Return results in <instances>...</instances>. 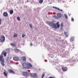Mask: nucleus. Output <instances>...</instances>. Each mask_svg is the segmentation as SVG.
<instances>
[{"label":"nucleus","instance_id":"obj_29","mask_svg":"<svg viewBox=\"0 0 78 78\" xmlns=\"http://www.w3.org/2000/svg\"><path fill=\"white\" fill-rule=\"evenodd\" d=\"M71 20L72 21H73H73H74V19H73V18H72Z\"/></svg>","mask_w":78,"mask_h":78},{"label":"nucleus","instance_id":"obj_21","mask_svg":"<svg viewBox=\"0 0 78 78\" xmlns=\"http://www.w3.org/2000/svg\"><path fill=\"white\" fill-rule=\"evenodd\" d=\"M65 35H66V37H68V32H65Z\"/></svg>","mask_w":78,"mask_h":78},{"label":"nucleus","instance_id":"obj_20","mask_svg":"<svg viewBox=\"0 0 78 78\" xmlns=\"http://www.w3.org/2000/svg\"><path fill=\"white\" fill-rule=\"evenodd\" d=\"M14 37H17V34H14L13 35Z\"/></svg>","mask_w":78,"mask_h":78},{"label":"nucleus","instance_id":"obj_14","mask_svg":"<svg viewBox=\"0 0 78 78\" xmlns=\"http://www.w3.org/2000/svg\"><path fill=\"white\" fill-rule=\"evenodd\" d=\"M13 12H14L13 10H11L10 11L9 13L10 14H13Z\"/></svg>","mask_w":78,"mask_h":78},{"label":"nucleus","instance_id":"obj_22","mask_svg":"<svg viewBox=\"0 0 78 78\" xmlns=\"http://www.w3.org/2000/svg\"><path fill=\"white\" fill-rule=\"evenodd\" d=\"M25 36H26V35L25 34H23L22 35V37H25Z\"/></svg>","mask_w":78,"mask_h":78},{"label":"nucleus","instance_id":"obj_19","mask_svg":"<svg viewBox=\"0 0 78 78\" xmlns=\"http://www.w3.org/2000/svg\"><path fill=\"white\" fill-rule=\"evenodd\" d=\"M74 39H75L74 37H72L71 38V41H74Z\"/></svg>","mask_w":78,"mask_h":78},{"label":"nucleus","instance_id":"obj_7","mask_svg":"<svg viewBox=\"0 0 78 78\" xmlns=\"http://www.w3.org/2000/svg\"><path fill=\"white\" fill-rule=\"evenodd\" d=\"M62 69L63 72L67 71V68L66 67H62Z\"/></svg>","mask_w":78,"mask_h":78},{"label":"nucleus","instance_id":"obj_15","mask_svg":"<svg viewBox=\"0 0 78 78\" xmlns=\"http://www.w3.org/2000/svg\"><path fill=\"white\" fill-rule=\"evenodd\" d=\"M3 74L5 76H8V74H7V73H6L5 72H3Z\"/></svg>","mask_w":78,"mask_h":78},{"label":"nucleus","instance_id":"obj_33","mask_svg":"<svg viewBox=\"0 0 78 78\" xmlns=\"http://www.w3.org/2000/svg\"><path fill=\"white\" fill-rule=\"evenodd\" d=\"M29 2V1L28 0L27 1V2Z\"/></svg>","mask_w":78,"mask_h":78},{"label":"nucleus","instance_id":"obj_12","mask_svg":"<svg viewBox=\"0 0 78 78\" xmlns=\"http://www.w3.org/2000/svg\"><path fill=\"white\" fill-rule=\"evenodd\" d=\"M22 59H23V61H26V57H21Z\"/></svg>","mask_w":78,"mask_h":78},{"label":"nucleus","instance_id":"obj_6","mask_svg":"<svg viewBox=\"0 0 78 78\" xmlns=\"http://www.w3.org/2000/svg\"><path fill=\"white\" fill-rule=\"evenodd\" d=\"M22 75H23V76H29V73L27 72H23L22 73Z\"/></svg>","mask_w":78,"mask_h":78},{"label":"nucleus","instance_id":"obj_13","mask_svg":"<svg viewBox=\"0 0 78 78\" xmlns=\"http://www.w3.org/2000/svg\"><path fill=\"white\" fill-rule=\"evenodd\" d=\"M3 15L5 17H6L8 16V13L6 12H5L3 13Z\"/></svg>","mask_w":78,"mask_h":78},{"label":"nucleus","instance_id":"obj_4","mask_svg":"<svg viewBox=\"0 0 78 78\" xmlns=\"http://www.w3.org/2000/svg\"><path fill=\"white\" fill-rule=\"evenodd\" d=\"M30 75L31 76H32V77H35L36 78L37 77V73H30Z\"/></svg>","mask_w":78,"mask_h":78},{"label":"nucleus","instance_id":"obj_18","mask_svg":"<svg viewBox=\"0 0 78 78\" xmlns=\"http://www.w3.org/2000/svg\"><path fill=\"white\" fill-rule=\"evenodd\" d=\"M10 45L13 47H15L16 46V44L14 43H10Z\"/></svg>","mask_w":78,"mask_h":78},{"label":"nucleus","instance_id":"obj_26","mask_svg":"<svg viewBox=\"0 0 78 78\" xmlns=\"http://www.w3.org/2000/svg\"><path fill=\"white\" fill-rule=\"evenodd\" d=\"M44 74H43L42 75V77H41V78H44Z\"/></svg>","mask_w":78,"mask_h":78},{"label":"nucleus","instance_id":"obj_8","mask_svg":"<svg viewBox=\"0 0 78 78\" xmlns=\"http://www.w3.org/2000/svg\"><path fill=\"white\" fill-rule=\"evenodd\" d=\"M31 67H32V65H31V64L30 63H27V69H30Z\"/></svg>","mask_w":78,"mask_h":78},{"label":"nucleus","instance_id":"obj_9","mask_svg":"<svg viewBox=\"0 0 78 78\" xmlns=\"http://www.w3.org/2000/svg\"><path fill=\"white\" fill-rule=\"evenodd\" d=\"M8 72L9 73H12L13 74H14L15 73V72H14L13 70H12V69H9L8 70Z\"/></svg>","mask_w":78,"mask_h":78},{"label":"nucleus","instance_id":"obj_17","mask_svg":"<svg viewBox=\"0 0 78 78\" xmlns=\"http://www.w3.org/2000/svg\"><path fill=\"white\" fill-rule=\"evenodd\" d=\"M44 0H40L39 1V3H40L41 4H42V3L43 2Z\"/></svg>","mask_w":78,"mask_h":78},{"label":"nucleus","instance_id":"obj_32","mask_svg":"<svg viewBox=\"0 0 78 78\" xmlns=\"http://www.w3.org/2000/svg\"><path fill=\"white\" fill-rule=\"evenodd\" d=\"M30 45L31 46H32L33 45V44H32L31 43Z\"/></svg>","mask_w":78,"mask_h":78},{"label":"nucleus","instance_id":"obj_10","mask_svg":"<svg viewBox=\"0 0 78 78\" xmlns=\"http://www.w3.org/2000/svg\"><path fill=\"white\" fill-rule=\"evenodd\" d=\"M13 59L14 61H19V57H14Z\"/></svg>","mask_w":78,"mask_h":78},{"label":"nucleus","instance_id":"obj_24","mask_svg":"<svg viewBox=\"0 0 78 78\" xmlns=\"http://www.w3.org/2000/svg\"><path fill=\"white\" fill-rule=\"evenodd\" d=\"M64 16L65 17L66 19H67V15H66V14H64Z\"/></svg>","mask_w":78,"mask_h":78},{"label":"nucleus","instance_id":"obj_23","mask_svg":"<svg viewBox=\"0 0 78 78\" xmlns=\"http://www.w3.org/2000/svg\"><path fill=\"white\" fill-rule=\"evenodd\" d=\"M17 19L18 20H19V21H20V18L19 16H18L17 17Z\"/></svg>","mask_w":78,"mask_h":78},{"label":"nucleus","instance_id":"obj_11","mask_svg":"<svg viewBox=\"0 0 78 78\" xmlns=\"http://www.w3.org/2000/svg\"><path fill=\"white\" fill-rule=\"evenodd\" d=\"M53 8L55 9H57V10H58V11H62V10H60V9H59V8H57L55 7H53Z\"/></svg>","mask_w":78,"mask_h":78},{"label":"nucleus","instance_id":"obj_27","mask_svg":"<svg viewBox=\"0 0 78 78\" xmlns=\"http://www.w3.org/2000/svg\"><path fill=\"white\" fill-rule=\"evenodd\" d=\"M61 27H63V23H62L61 24Z\"/></svg>","mask_w":78,"mask_h":78},{"label":"nucleus","instance_id":"obj_28","mask_svg":"<svg viewBox=\"0 0 78 78\" xmlns=\"http://www.w3.org/2000/svg\"><path fill=\"white\" fill-rule=\"evenodd\" d=\"M15 51H19V50L18 49H15Z\"/></svg>","mask_w":78,"mask_h":78},{"label":"nucleus","instance_id":"obj_30","mask_svg":"<svg viewBox=\"0 0 78 78\" xmlns=\"http://www.w3.org/2000/svg\"><path fill=\"white\" fill-rule=\"evenodd\" d=\"M1 22H2V20L1 19H0V25H1Z\"/></svg>","mask_w":78,"mask_h":78},{"label":"nucleus","instance_id":"obj_5","mask_svg":"<svg viewBox=\"0 0 78 78\" xmlns=\"http://www.w3.org/2000/svg\"><path fill=\"white\" fill-rule=\"evenodd\" d=\"M27 63H24L22 64L23 67L24 69H27Z\"/></svg>","mask_w":78,"mask_h":78},{"label":"nucleus","instance_id":"obj_2","mask_svg":"<svg viewBox=\"0 0 78 78\" xmlns=\"http://www.w3.org/2000/svg\"><path fill=\"white\" fill-rule=\"evenodd\" d=\"M3 54L4 55V56H6V54H7V52H5L4 53V52H3L2 53V54L0 55V61H1V64L2 66H5V64H4L5 61L3 58V56L2 55Z\"/></svg>","mask_w":78,"mask_h":78},{"label":"nucleus","instance_id":"obj_25","mask_svg":"<svg viewBox=\"0 0 78 78\" xmlns=\"http://www.w3.org/2000/svg\"><path fill=\"white\" fill-rule=\"evenodd\" d=\"M29 25L30 28H32V24H29Z\"/></svg>","mask_w":78,"mask_h":78},{"label":"nucleus","instance_id":"obj_1","mask_svg":"<svg viewBox=\"0 0 78 78\" xmlns=\"http://www.w3.org/2000/svg\"><path fill=\"white\" fill-rule=\"evenodd\" d=\"M59 23L57 22L56 23H53V22H51L49 24V25L52 28H55L58 29L60 27V24H59Z\"/></svg>","mask_w":78,"mask_h":78},{"label":"nucleus","instance_id":"obj_31","mask_svg":"<svg viewBox=\"0 0 78 78\" xmlns=\"http://www.w3.org/2000/svg\"><path fill=\"white\" fill-rule=\"evenodd\" d=\"M54 17H55V18H58V17L56 16H54Z\"/></svg>","mask_w":78,"mask_h":78},{"label":"nucleus","instance_id":"obj_3","mask_svg":"<svg viewBox=\"0 0 78 78\" xmlns=\"http://www.w3.org/2000/svg\"><path fill=\"white\" fill-rule=\"evenodd\" d=\"M0 40L1 42H3L5 41V36L3 35H1L0 36Z\"/></svg>","mask_w":78,"mask_h":78},{"label":"nucleus","instance_id":"obj_16","mask_svg":"<svg viewBox=\"0 0 78 78\" xmlns=\"http://www.w3.org/2000/svg\"><path fill=\"white\" fill-rule=\"evenodd\" d=\"M57 16H58V17H59V18H61V16H62L59 13H58L57 14Z\"/></svg>","mask_w":78,"mask_h":78}]
</instances>
